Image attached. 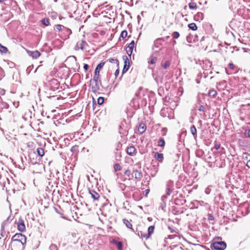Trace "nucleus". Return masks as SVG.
<instances>
[{
	"mask_svg": "<svg viewBox=\"0 0 250 250\" xmlns=\"http://www.w3.org/2000/svg\"><path fill=\"white\" fill-rule=\"evenodd\" d=\"M87 46H88L87 43L84 40H82L81 43L80 49L82 50H84L86 48Z\"/></svg>",
	"mask_w": 250,
	"mask_h": 250,
	"instance_id": "nucleus-22",
	"label": "nucleus"
},
{
	"mask_svg": "<svg viewBox=\"0 0 250 250\" xmlns=\"http://www.w3.org/2000/svg\"><path fill=\"white\" fill-rule=\"evenodd\" d=\"M119 72H120V70H119V66H118V67H117V69H116V70L115 71V76L116 77H117L119 74Z\"/></svg>",
	"mask_w": 250,
	"mask_h": 250,
	"instance_id": "nucleus-56",
	"label": "nucleus"
},
{
	"mask_svg": "<svg viewBox=\"0 0 250 250\" xmlns=\"http://www.w3.org/2000/svg\"><path fill=\"white\" fill-rule=\"evenodd\" d=\"M172 190L171 189L169 188H167L166 190V193L167 195H170V194L172 193Z\"/></svg>",
	"mask_w": 250,
	"mask_h": 250,
	"instance_id": "nucleus-52",
	"label": "nucleus"
},
{
	"mask_svg": "<svg viewBox=\"0 0 250 250\" xmlns=\"http://www.w3.org/2000/svg\"><path fill=\"white\" fill-rule=\"evenodd\" d=\"M27 53L29 56L31 57L33 59H37L41 55L40 52L38 50L34 51L27 50Z\"/></svg>",
	"mask_w": 250,
	"mask_h": 250,
	"instance_id": "nucleus-8",
	"label": "nucleus"
},
{
	"mask_svg": "<svg viewBox=\"0 0 250 250\" xmlns=\"http://www.w3.org/2000/svg\"><path fill=\"white\" fill-rule=\"evenodd\" d=\"M165 145V141L163 138H160L158 142V146L160 147H164Z\"/></svg>",
	"mask_w": 250,
	"mask_h": 250,
	"instance_id": "nucleus-28",
	"label": "nucleus"
},
{
	"mask_svg": "<svg viewBox=\"0 0 250 250\" xmlns=\"http://www.w3.org/2000/svg\"><path fill=\"white\" fill-rule=\"evenodd\" d=\"M18 230L21 232H24L25 230V226L24 220L20 218L17 223Z\"/></svg>",
	"mask_w": 250,
	"mask_h": 250,
	"instance_id": "nucleus-5",
	"label": "nucleus"
},
{
	"mask_svg": "<svg viewBox=\"0 0 250 250\" xmlns=\"http://www.w3.org/2000/svg\"><path fill=\"white\" fill-rule=\"evenodd\" d=\"M104 62H100L96 66L94 71V74L93 78H94V80L96 79H99L100 78V70L103 68L104 64Z\"/></svg>",
	"mask_w": 250,
	"mask_h": 250,
	"instance_id": "nucleus-4",
	"label": "nucleus"
},
{
	"mask_svg": "<svg viewBox=\"0 0 250 250\" xmlns=\"http://www.w3.org/2000/svg\"><path fill=\"white\" fill-rule=\"evenodd\" d=\"M246 166L250 168V159L248 160Z\"/></svg>",
	"mask_w": 250,
	"mask_h": 250,
	"instance_id": "nucleus-61",
	"label": "nucleus"
},
{
	"mask_svg": "<svg viewBox=\"0 0 250 250\" xmlns=\"http://www.w3.org/2000/svg\"><path fill=\"white\" fill-rule=\"evenodd\" d=\"M228 66L230 71L228 70L227 69L225 68V71L228 74H230L232 73V71L235 70L236 67L232 63H229Z\"/></svg>",
	"mask_w": 250,
	"mask_h": 250,
	"instance_id": "nucleus-15",
	"label": "nucleus"
},
{
	"mask_svg": "<svg viewBox=\"0 0 250 250\" xmlns=\"http://www.w3.org/2000/svg\"><path fill=\"white\" fill-rule=\"evenodd\" d=\"M111 206V204L109 202L108 200H106L105 202L103 203L102 208L103 209L107 210H110V208Z\"/></svg>",
	"mask_w": 250,
	"mask_h": 250,
	"instance_id": "nucleus-17",
	"label": "nucleus"
},
{
	"mask_svg": "<svg viewBox=\"0 0 250 250\" xmlns=\"http://www.w3.org/2000/svg\"><path fill=\"white\" fill-rule=\"evenodd\" d=\"M123 59L124 60V67L122 70V74L125 73L129 68V61L127 57L125 55L123 56Z\"/></svg>",
	"mask_w": 250,
	"mask_h": 250,
	"instance_id": "nucleus-3",
	"label": "nucleus"
},
{
	"mask_svg": "<svg viewBox=\"0 0 250 250\" xmlns=\"http://www.w3.org/2000/svg\"><path fill=\"white\" fill-rule=\"evenodd\" d=\"M166 207V202H161L160 203V207L159 208V209L161 208L162 210H164Z\"/></svg>",
	"mask_w": 250,
	"mask_h": 250,
	"instance_id": "nucleus-46",
	"label": "nucleus"
},
{
	"mask_svg": "<svg viewBox=\"0 0 250 250\" xmlns=\"http://www.w3.org/2000/svg\"><path fill=\"white\" fill-rule=\"evenodd\" d=\"M135 42L134 40L132 41L126 47V52L129 56H131L132 54L133 50L134 47Z\"/></svg>",
	"mask_w": 250,
	"mask_h": 250,
	"instance_id": "nucleus-7",
	"label": "nucleus"
},
{
	"mask_svg": "<svg viewBox=\"0 0 250 250\" xmlns=\"http://www.w3.org/2000/svg\"><path fill=\"white\" fill-rule=\"evenodd\" d=\"M204 109H205V107L204 105H200L199 107V108H198V110L200 111H203L204 112Z\"/></svg>",
	"mask_w": 250,
	"mask_h": 250,
	"instance_id": "nucleus-54",
	"label": "nucleus"
},
{
	"mask_svg": "<svg viewBox=\"0 0 250 250\" xmlns=\"http://www.w3.org/2000/svg\"><path fill=\"white\" fill-rule=\"evenodd\" d=\"M89 67V66L88 64H86V63L84 64V65H83V69H84V70L85 71L88 70Z\"/></svg>",
	"mask_w": 250,
	"mask_h": 250,
	"instance_id": "nucleus-55",
	"label": "nucleus"
},
{
	"mask_svg": "<svg viewBox=\"0 0 250 250\" xmlns=\"http://www.w3.org/2000/svg\"><path fill=\"white\" fill-rule=\"evenodd\" d=\"M104 102V98L103 97H100L97 100V103L99 105H102Z\"/></svg>",
	"mask_w": 250,
	"mask_h": 250,
	"instance_id": "nucleus-42",
	"label": "nucleus"
},
{
	"mask_svg": "<svg viewBox=\"0 0 250 250\" xmlns=\"http://www.w3.org/2000/svg\"><path fill=\"white\" fill-rule=\"evenodd\" d=\"M212 187L211 186H210V187H208L207 188H206L205 189V193L207 194H209L210 192H211V188Z\"/></svg>",
	"mask_w": 250,
	"mask_h": 250,
	"instance_id": "nucleus-49",
	"label": "nucleus"
},
{
	"mask_svg": "<svg viewBox=\"0 0 250 250\" xmlns=\"http://www.w3.org/2000/svg\"><path fill=\"white\" fill-rule=\"evenodd\" d=\"M204 18V14L202 12H198L194 16V20L196 21H200Z\"/></svg>",
	"mask_w": 250,
	"mask_h": 250,
	"instance_id": "nucleus-11",
	"label": "nucleus"
},
{
	"mask_svg": "<svg viewBox=\"0 0 250 250\" xmlns=\"http://www.w3.org/2000/svg\"><path fill=\"white\" fill-rule=\"evenodd\" d=\"M124 174L127 176L129 179H130V177L132 178L134 177L133 175L131 173V172L129 169L126 170L124 172Z\"/></svg>",
	"mask_w": 250,
	"mask_h": 250,
	"instance_id": "nucleus-31",
	"label": "nucleus"
},
{
	"mask_svg": "<svg viewBox=\"0 0 250 250\" xmlns=\"http://www.w3.org/2000/svg\"><path fill=\"white\" fill-rule=\"evenodd\" d=\"M153 77L157 83H158L159 82H162V78L160 76H157L156 74H153Z\"/></svg>",
	"mask_w": 250,
	"mask_h": 250,
	"instance_id": "nucleus-37",
	"label": "nucleus"
},
{
	"mask_svg": "<svg viewBox=\"0 0 250 250\" xmlns=\"http://www.w3.org/2000/svg\"><path fill=\"white\" fill-rule=\"evenodd\" d=\"M188 27L190 29L193 31H195L197 29V26L195 23H191L188 24Z\"/></svg>",
	"mask_w": 250,
	"mask_h": 250,
	"instance_id": "nucleus-27",
	"label": "nucleus"
},
{
	"mask_svg": "<svg viewBox=\"0 0 250 250\" xmlns=\"http://www.w3.org/2000/svg\"><path fill=\"white\" fill-rule=\"evenodd\" d=\"M109 62L111 63H114L116 64V67H118L119 66V62L117 59H114L113 58H110L109 59Z\"/></svg>",
	"mask_w": 250,
	"mask_h": 250,
	"instance_id": "nucleus-36",
	"label": "nucleus"
},
{
	"mask_svg": "<svg viewBox=\"0 0 250 250\" xmlns=\"http://www.w3.org/2000/svg\"><path fill=\"white\" fill-rule=\"evenodd\" d=\"M89 193L94 200H98L100 198L99 194L93 190H89Z\"/></svg>",
	"mask_w": 250,
	"mask_h": 250,
	"instance_id": "nucleus-9",
	"label": "nucleus"
},
{
	"mask_svg": "<svg viewBox=\"0 0 250 250\" xmlns=\"http://www.w3.org/2000/svg\"><path fill=\"white\" fill-rule=\"evenodd\" d=\"M99 79H96L94 80V78H93L90 81L89 86L91 89L92 92L96 93L100 90V86L98 84Z\"/></svg>",
	"mask_w": 250,
	"mask_h": 250,
	"instance_id": "nucleus-2",
	"label": "nucleus"
},
{
	"mask_svg": "<svg viewBox=\"0 0 250 250\" xmlns=\"http://www.w3.org/2000/svg\"><path fill=\"white\" fill-rule=\"evenodd\" d=\"M0 52L1 53H6L8 52V49L6 47L0 44Z\"/></svg>",
	"mask_w": 250,
	"mask_h": 250,
	"instance_id": "nucleus-30",
	"label": "nucleus"
},
{
	"mask_svg": "<svg viewBox=\"0 0 250 250\" xmlns=\"http://www.w3.org/2000/svg\"><path fill=\"white\" fill-rule=\"evenodd\" d=\"M219 149V144H217V142L216 141L215 142V145L214 146L211 148V150L214 153L213 157H215V159H216L217 156H216V155L217 154V152H216L217 150Z\"/></svg>",
	"mask_w": 250,
	"mask_h": 250,
	"instance_id": "nucleus-16",
	"label": "nucleus"
},
{
	"mask_svg": "<svg viewBox=\"0 0 250 250\" xmlns=\"http://www.w3.org/2000/svg\"><path fill=\"white\" fill-rule=\"evenodd\" d=\"M227 247L226 243L224 241H220V250H224Z\"/></svg>",
	"mask_w": 250,
	"mask_h": 250,
	"instance_id": "nucleus-34",
	"label": "nucleus"
},
{
	"mask_svg": "<svg viewBox=\"0 0 250 250\" xmlns=\"http://www.w3.org/2000/svg\"><path fill=\"white\" fill-rule=\"evenodd\" d=\"M170 64V62L169 61H166L163 64H162V67L165 69H167Z\"/></svg>",
	"mask_w": 250,
	"mask_h": 250,
	"instance_id": "nucleus-32",
	"label": "nucleus"
},
{
	"mask_svg": "<svg viewBox=\"0 0 250 250\" xmlns=\"http://www.w3.org/2000/svg\"><path fill=\"white\" fill-rule=\"evenodd\" d=\"M50 250H58L56 245L52 244L49 247Z\"/></svg>",
	"mask_w": 250,
	"mask_h": 250,
	"instance_id": "nucleus-47",
	"label": "nucleus"
},
{
	"mask_svg": "<svg viewBox=\"0 0 250 250\" xmlns=\"http://www.w3.org/2000/svg\"><path fill=\"white\" fill-rule=\"evenodd\" d=\"M37 152L38 154V155L40 157H42L44 154V150L43 148L41 147H39L37 149Z\"/></svg>",
	"mask_w": 250,
	"mask_h": 250,
	"instance_id": "nucleus-25",
	"label": "nucleus"
},
{
	"mask_svg": "<svg viewBox=\"0 0 250 250\" xmlns=\"http://www.w3.org/2000/svg\"><path fill=\"white\" fill-rule=\"evenodd\" d=\"M150 190L149 189H146L144 191V195L146 196H147L148 194L149 193Z\"/></svg>",
	"mask_w": 250,
	"mask_h": 250,
	"instance_id": "nucleus-57",
	"label": "nucleus"
},
{
	"mask_svg": "<svg viewBox=\"0 0 250 250\" xmlns=\"http://www.w3.org/2000/svg\"><path fill=\"white\" fill-rule=\"evenodd\" d=\"M188 7L190 9H196L197 8V5L195 2H191L188 3Z\"/></svg>",
	"mask_w": 250,
	"mask_h": 250,
	"instance_id": "nucleus-33",
	"label": "nucleus"
},
{
	"mask_svg": "<svg viewBox=\"0 0 250 250\" xmlns=\"http://www.w3.org/2000/svg\"><path fill=\"white\" fill-rule=\"evenodd\" d=\"M71 151L72 152V153H75V152H78V146H73L71 149H70Z\"/></svg>",
	"mask_w": 250,
	"mask_h": 250,
	"instance_id": "nucleus-43",
	"label": "nucleus"
},
{
	"mask_svg": "<svg viewBox=\"0 0 250 250\" xmlns=\"http://www.w3.org/2000/svg\"><path fill=\"white\" fill-rule=\"evenodd\" d=\"M52 83L55 84L56 86H57L56 88L57 89H58L59 83L57 80H53L52 81Z\"/></svg>",
	"mask_w": 250,
	"mask_h": 250,
	"instance_id": "nucleus-50",
	"label": "nucleus"
},
{
	"mask_svg": "<svg viewBox=\"0 0 250 250\" xmlns=\"http://www.w3.org/2000/svg\"><path fill=\"white\" fill-rule=\"evenodd\" d=\"M245 135L246 137H250V129L246 130L245 131Z\"/></svg>",
	"mask_w": 250,
	"mask_h": 250,
	"instance_id": "nucleus-51",
	"label": "nucleus"
},
{
	"mask_svg": "<svg viewBox=\"0 0 250 250\" xmlns=\"http://www.w3.org/2000/svg\"><path fill=\"white\" fill-rule=\"evenodd\" d=\"M137 235L142 237V238H146V239L149 238L147 236V234L145 233H144L143 231H138V233H137Z\"/></svg>",
	"mask_w": 250,
	"mask_h": 250,
	"instance_id": "nucleus-29",
	"label": "nucleus"
},
{
	"mask_svg": "<svg viewBox=\"0 0 250 250\" xmlns=\"http://www.w3.org/2000/svg\"><path fill=\"white\" fill-rule=\"evenodd\" d=\"M208 26H209V28L211 29V32H210V34H213L214 31H213V29L212 28V25L211 24H209Z\"/></svg>",
	"mask_w": 250,
	"mask_h": 250,
	"instance_id": "nucleus-64",
	"label": "nucleus"
},
{
	"mask_svg": "<svg viewBox=\"0 0 250 250\" xmlns=\"http://www.w3.org/2000/svg\"><path fill=\"white\" fill-rule=\"evenodd\" d=\"M26 243V237L21 233H17L11 238L9 248L11 250H24Z\"/></svg>",
	"mask_w": 250,
	"mask_h": 250,
	"instance_id": "nucleus-1",
	"label": "nucleus"
},
{
	"mask_svg": "<svg viewBox=\"0 0 250 250\" xmlns=\"http://www.w3.org/2000/svg\"><path fill=\"white\" fill-rule=\"evenodd\" d=\"M214 217L213 215L210 214L208 217V220L210 221L213 220H214Z\"/></svg>",
	"mask_w": 250,
	"mask_h": 250,
	"instance_id": "nucleus-60",
	"label": "nucleus"
},
{
	"mask_svg": "<svg viewBox=\"0 0 250 250\" xmlns=\"http://www.w3.org/2000/svg\"><path fill=\"white\" fill-rule=\"evenodd\" d=\"M42 24L48 26L50 24L49 19L48 18H44L41 21Z\"/></svg>",
	"mask_w": 250,
	"mask_h": 250,
	"instance_id": "nucleus-26",
	"label": "nucleus"
},
{
	"mask_svg": "<svg viewBox=\"0 0 250 250\" xmlns=\"http://www.w3.org/2000/svg\"><path fill=\"white\" fill-rule=\"evenodd\" d=\"M63 28L66 32V34H67V37L69 38V35L72 33L71 29L65 27H63Z\"/></svg>",
	"mask_w": 250,
	"mask_h": 250,
	"instance_id": "nucleus-41",
	"label": "nucleus"
},
{
	"mask_svg": "<svg viewBox=\"0 0 250 250\" xmlns=\"http://www.w3.org/2000/svg\"><path fill=\"white\" fill-rule=\"evenodd\" d=\"M114 169L115 171H119L121 169V166L119 164L117 163L114 165Z\"/></svg>",
	"mask_w": 250,
	"mask_h": 250,
	"instance_id": "nucleus-44",
	"label": "nucleus"
},
{
	"mask_svg": "<svg viewBox=\"0 0 250 250\" xmlns=\"http://www.w3.org/2000/svg\"><path fill=\"white\" fill-rule=\"evenodd\" d=\"M210 248L212 250H219V241H215L211 244Z\"/></svg>",
	"mask_w": 250,
	"mask_h": 250,
	"instance_id": "nucleus-20",
	"label": "nucleus"
},
{
	"mask_svg": "<svg viewBox=\"0 0 250 250\" xmlns=\"http://www.w3.org/2000/svg\"><path fill=\"white\" fill-rule=\"evenodd\" d=\"M179 36H180V34L178 32L174 31V32H173L172 37L173 38L177 39L179 37Z\"/></svg>",
	"mask_w": 250,
	"mask_h": 250,
	"instance_id": "nucleus-45",
	"label": "nucleus"
},
{
	"mask_svg": "<svg viewBox=\"0 0 250 250\" xmlns=\"http://www.w3.org/2000/svg\"><path fill=\"white\" fill-rule=\"evenodd\" d=\"M127 36V31L125 30L122 31L120 37L122 38L123 39H125Z\"/></svg>",
	"mask_w": 250,
	"mask_h": 250,
	"instance_id": "nucleus-38",
	"label": "nucleus"
},
{
	"mask_svg": "<svg viewBox=\"0 0 250 250\" xmlns=\"http://www.w3.org/2000/svg\"><path fill=\"white\" fill-rule=\"evenodd\" d=\"M167 196H166V195H163V196L161 197V201H162V202H166V201H167Z\"/></svg>",
	"mask_w": 250,
	"mask_h": 250,
	"instance_id": "nucleus-53",
	"label": "nucleus"
},
{
	"mask_svg": "<svg viewBox=\"0 0 250 250\" xmlns=\"http://www.w3.org/2000/svg\"><path fill=\"white\" fill-rule=\"evenodd\" d=\"M56 28L58 31H61L62 29V27L63 28L64 27V26L61 25V24H57L55 25Z\"/></svg>",
	"mask_w": 250,
	"mask_h": 250,
	"instance_id": "nucleus-48",
	"label": "nucleus"
},
{
	"mask_svg": "<svg viewBox=\"0 0 250 250\" xmlns=\"http://www.w3.org/2000/svg\"><path fill=\"white\" fill-rule=\"evenodd\" d=\"M6 232L2 231H0V236L1 237H4V235L5 234Z\"/></svg>",
	"mask_w": 250,
	"mask_h": 250,
	"instance_id": "nucleus-63",
	"label": "nucleus"
},
{
	"mask_svg": "<svg viewBox=\"0 0 250 250\" xmlns=\"http://www.w3.org/2000/svg\"><path fill=\"white\" fill-rule=\"evenodd\" d=\"M123 221L124 224L126 226V227L127 228L130 229L134 231V230L132 228V224H131L130 221H129L127 219H124L123 220Z\"/></svg>",
	"mask_w": 250,
	"mask_h": 250,
	"instance_id": "nucleus-18",
	"label": "nucleus"
},
{
	"mask_svg": "<svg viewBox=\"0 0 250 250\" xmlns=\"http://www.w3.org/2000/svg\"><path fill=\"white\" fill-rule=\"evenodd\" d=\"M5 231V229H4V225L3 224V223H2L1 224V230L0 231Z\"/></svg>",
	"mask_w": 250,
	"mask_h": 250,
	"instance_id": "nucleus-62",
	"label": "nucleus"
},
{
	"mask_svg": "<svg viewBox=\"0 0 250 250\" xmlns=\"http://www.w3.org/2000/svg\"><path fill=\"white\" fill-rule=\"evenodd\" d=\"M153 167L150 169V175L151 176L154 177L156 175L158 172V168L156 167H155L154 166H153Z\"/></svg>",
	"mask_w": 250,
	"mask_h": 250,
	"instance_id": "nucleus-24",
	"label": "nucleus"
},
{
	"mask_svg": "<svg viewBox=\"0 0 250 250\" xmlns=\"http://www.w3.org/2000/svg\"><path fill=\"white\" fill-rule=\"evenodd\" d=\"M136 151V148L134 146H130L127 148L126 153L130 156H133Z\"/></svg>",
	"mask_w": 250,
	"mask_h": 250,
	"instance_id": "nucleus-12",
	"label": "nucleus"
},
{
	"mask_svg": "<svg viewBox=\"0 0 250 250\" xmlns=\"http://www.w3.org/2000/svg\"><path fill=\"white\" fill-rule=\"evenodd\" d=\"M217 94V91L214 89H211L208 92V95L210 97H214Z\"/></svg>",
	"mask_w": 250,
	"mask_h": 250,
	"instance_id": "nucleus-35",
	"label": "nucleus"
},
{
	"mask_svg": "<svg viewBox=\"0 0 250 250\" xmlns=\"http://www.w3.org/2000/svg\"><path fill=\"white\" fill-rule=\"evenodd\" d=\"M154 157L157 161L160 162V163H162L164 160V155L163 153H160L159 152H155L154 153Z\"/></svg>",
	"mask_w": 250,
	"mask_h": 250,
	"instance_id": "nucleus-10",
	"label": "nucleus"
},
{
	"mask_svg": "<svg viewBox=\"0 0 250 250\" xmlns=\"http://www.w3.org/2000/svg\"><path fill=\"white\" fill-rule=\"evenodd\" d=\"M113 243L115 244L117 247V248L119 250H121L123 248V244L121 241H117L115 240H113Z\"/></svg>",
	"mask_w": 250,
	"mask_h": 250,
	"instance_id": "nucleus-21",
	"label": "nucleus"
},
{
	"mask_svg": "<svg viewBox=\"0 0 250 250\" xmlns=\"http://www.w3.org/2000/svg\"><path fill=\"white\" fill-rule=\"evenodd\" d=\"M1 108L8 109L9 108V105L7 103L5 102H3L2 101L1 102Z\"/></svg>",
	"mask_w": 250,
	"mask_h": 250,
	"instance_id": "nucleus-39",
	"label": "nucleus"
},
{
	"mask_svg": "<svg viewBox=\"0 0 250 250\" xmlns=\"http://www.w3.org/2000/svg\"><path fill=\"white\" fill-rule=\"evenodd\" d=\"M146 125L143 123L140 124L138 127V131L140 134H143L146 131Z\"/></svg>",
	"mask_w": 250,
	"mask_h": 250,
	"instance_id": "nucleus-13",
	"label": "nucleus"
},
{
	"mask_svg": "<svg viewBox=\"0 0 250 250\" xmlns=\"http://www.w3.org/2000/svg\"><path fill=\"white\" fill-rule=\"evenodd\" d=\"M132 173H134V177L136 179H140L143 176L142 172L138 170H133Z\"/></svg>",
	"mask_w": 250,
	"mask_h": 250,
	"instance_id": "nucleus-14",
	"label": "nucleus"
},
{
	"mask_svg": "<svg viewBox=\"0 0 250 250\" xmlns=\"http://www.w3.org/2000/svg\"><path fill=\"white\" fill-rule=\"evenodd\" d=\"M190 131L191 133L193 135V136L195 137L197 136V130L194 125H192L190 127Z\"/></svg>",
	"mask_w": 250,
	"mask_h": 250,
	"instance_id": "nucleus-23",
	"label": "nucleus"
},
{
	"mask_svg": "<svg viewBox=\"0 0 250 250\" xmlns=\"http://www.w3.org/2000/svg\"><path fill=\"white\" fill-rule=\"evenodd\" d=\"M30 3L33 6L34 9L40 10L42 8V3L39 0H29Z\"/></svg>",
	"mask_w": 250,
	"mask_h": 250,
	"instance_id": "nucleus-6",
	"label": "nucleus"
},
{
	"mask_svg": "<svg viewBox=\"0 0 250 250\" xmlns=\"http://www.w3.org/2000/svg\"><path fill=\"white\" fill-rule=\"evenodd\" d=\"M5 93V90L4 89H0V94L4 95Z\"/></svg>",
	"mask_w": 250,
	"mask_h": 250,
	"instance_id": "nucleus-59",
	"label": "nucleus"
},
{
	"mask_svg": "<svg viewBox=\"0 0 250 250\" xmlns=\"http://www.w3.org/2000/svg\"><path fill=\"white\" fill-rule=\"evenodd\" d=\"M157 60V58L155 57H152L150 61H148V62L151 64H155Z\"/></svg>",
	"mask_w": 250,
	"mask_h": 250,
	"instance_id": "nucleus-40",
	"label": "nucleus"
},
{
	"mask_svg": "<svg viewBox=\"0 0 250 250\" xmlns=\"http://www.w3.org/2000/svg\"><path fill=\"white\" fill-rule=\"evenodd\" d=\"M154 229V226H150L148 228L147 236L148 237V238H149L151 234L153 233Z\"/></svg>",
	"mask_w": 250,
	"mask_h": 250,
	"instance_id": "nucleus-19",
	"label": "nucleus"
},
{
	"mask_svg": "<svg viewBox=\"0 0 250 250\" xmlns=\"http://www.w3.org/2000/svg\"><path fill=\"white\" fill-rule=\"evenodd\" d=\"M187 41L188 42L190 43L192 42L191 38L190 36H188L187 37Z\"/></svg>",
	"mask_w": 250,
	"mask_h": 250,
	"instance_id": "nucleus-58",
	"label": "nucleus"
}]
</instances>
